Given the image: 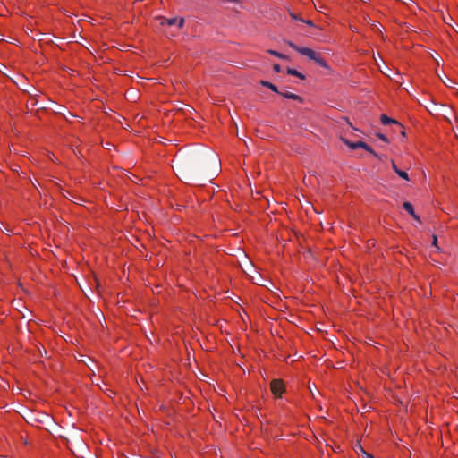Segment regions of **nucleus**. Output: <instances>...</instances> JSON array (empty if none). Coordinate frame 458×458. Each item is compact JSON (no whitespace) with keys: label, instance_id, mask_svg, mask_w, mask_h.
<instances>
[{"label":"nucleus","instance_id":"17","mask_svg":"<svg viewBox=\"0 0 458 458\" xmlns=\"http://www.w3.org/2000/svg\"><path fill=\"white\" fill-rule=\"evenodd\" d=\"M377 137H378L381 140L385 142H388V139L386 138V136L382 133H377Z\"/></svg>","mask_w":458,"mask_h":458},{"label":"nucleus","instance_id":"3","mask_svg":"<svg viewBox=\"0 0 458 458\" xmlns=\"http://www.w3.org/2000/svg\"><path fill=\"white\" fill-rule=\"evenodd\" d=\"M271 391L276 396L280 397L284 391L283 381L280 379H274L271 384Z\"/></svg>","mask_w":458,"mask_h":458},{"label":"nucleus","instance_id":"14","mask_svg":"<svg viewBox=\"0 0 458 458\" xmlns=\"http://www.w3.org/2000/svg\"><path fill=\"white\" fill-rule=\"evenodd\" d=\"M443 82L445 83V86L449 88H453L454 85L455 84V82L449 78H447L446 81L443 80Z\"/></svg>","mask_w":458,"mask_h":458},{"label":"nucleus","instance_id":"7","mask_svg":"<svg viewBox=\"0 0 458 458\" xmlns=\"http://www.w3.org/2000/svg\"><path fill=\"white\" fill-rule=\"evenodd\" d=\"M279 94L282 95L285 98L297 100L299 102H303L302 98L297 94L291 93V92H281V91Z\"/></svg>","mask_w":458,"mask_h":458},{"label":"nucleus","instance_id":"19","mask_svg":"<svg viewBox=\"0 0 458 458\" xmlns=\"http://www.w3.org/2000/svg\"><path fill=\"white\" fill-rule=\"evenodd\" d=\"M392 168L393 170L397 174V171H400V169L397 167L395 163L392 160Z\"/></svg>","mask_w":458,"mask_h":458},{"label":"nucleus","instance_id":"5","mask_svg":"<svg viewBox=\"0 0 458 458\" xmlns=\"http://www.w3.org/2000/svg\"><path fill=\"white\" fill-rule=\"evenodd\" d=\"M403 208L418 222L420 223V216H418L415 212H414V208H413V206L410 203V202H407L405 201L403 204Z\"/></svg>","mask_w":458,"mask_h":458},{"label":"nucleus","instance_id":"16","mask_svg":"<svg viewBox=\"0 0 458 458\" xmlns=\"http://www.w3.org/2000/svg\"><path fill=\"white\" fill-rule=\"evenodd\" d=\"M292 48H293L294 50H296L297 52L300 53V49H301L302 47H298L297 45L293 44V42H288L287 43Z\"/></svg>","mask_w":458,"mask_h":458},{"label":"nucleus","instance_id":"15","mask_svg":"<svg viewBox=\"0 0 458 458\" xmlns=\"http://www.w3.org/2000/svg\"><path fill=\"white\" fill-rule=\"evenodd\" d=\"M300 21L303 22V23H306L307 25L310 26V27H315V24L313 23L312 21L310 20H304V19H300Z\"/></svg>","mask_w":458,"mask_h":458},{"label":"nucleus","instance_id":"24","mask_svg":"<svg viewBox=\"0 0 458 458\" xmlns=\"http://www.w3.org/2000/svg\"><path fill=\"white\" fill-rule=\"evenodd\" d=\"M401 133H402V135H403V137H405V131H402V132H401Z\"/></svg>","mask_w":458,"mask_h":458},{"label":"nucleus","instance_id":"2","mask_svg":"<svg viewBox=\"0 0 458 458\" xmlns=\"http://www.w3.org/2000/svg\"><path fill=\"white\" fill-rule=\"evenodd\" d=\"M342 141L348 146L351 149H356V148H363L372 154L375 157H378V154L376 153L367 143L363 141H357V142H352L346 139H342Z\"/></svg>","mask_w":458,"mask_h":458},{"label":"nucleus","instance_id":"11","mask_svg":"<svg viewBox=\"0 0 458 458\" xmlns=\"http://www.w3.org/2000/svg\"><path fill=\"white\" fill-rule=\"evenodd\" d=\"M318 64H319L322 67L327 68V62L325 59L318 54V55L314 60Z\"/></svg>","mask_w":458,"mask_h":458},{"label":"nucleus","instance_id":"4","mask_svg":"<svg viewBox=\"0 0 458 458\" xmlns=\"http://www.w3.org/2000/svg\"><path fill=\"white\" fill-rule=\"evenodd\" d=\"M163 25H168V26H176L178 29H181L184 24V19L183 18H169L165 19L163 22Z\"/></svg>","mask_w":458,"mask_h":458},{"label":"nucleus","instance_id":"10","mask_svg":"<svg viewBox=\"0 0 458 458\" xmlns=\"http://www.w3.org/2000/svg\"><path fill=\"white\" fill-rule=\"evenodd\" d=\"M287 73L293 76H296L301 80L305 78V76L302 73L293 68H287Z\"/></svg>","mask_w":458,"mask_h":458},{"label":"nucleus","instance_id":"1","mask_svg":"<svg viewBox=\"0 0 458 458\" xmlns=\"http://www.w3.org/2000/svg\"><path fill=\"white\" fill-rule=\"evenodd\" d=\"M206 155L199 151L177 153L173 160V167L181 180L190 182L199 174V165L205 161Z\"/></svg>","mask_w":458,"mask_h":458},{"label":"nucleus","instance_id":"12","mask_svg":"<svg viewBox=\"0 0 458 458\" xmlns=\"http://www.w3.org/2000/svg\"><path fill=\"white\" fill-rule=\"evenodd\" d=\"M268 53L270 55H275V56H276L278 58H281V59H285V60L288 59V57L285 55L281 54V53H279V52H277L276 50H268Z\"/></svg>","mask_w":458,"mask_h":458},{"label":"nucleus","instance_id":"20","mask_svg":"<svg viewBox=\"0 0 458 458\" xmlns=\"http://www.w3.org/2000/svg\"><path fill=\"white\" fill-rule=\"evenodd\" d=\"M437 238L436 235H433V242L432 244L437 248V249H439L438 246H437Z\"/></svg>","mask_w":458,"mask_h":458},{"label":"nucleus","instance_id":"6","mask_svg":"<svg viewBox=\"0 0 458 458\" xmlns=\"http://www.w3.org/2000/svg\"><path fill=\"white\" fill-rule=\"evenodd\" d=\"M300 54L306 55L307 57H309L310 60H313V61L318 55V53H316L314 50L308 48V47L300 49Z\"/></svg>","mask_w":458,"mask_h":458},{"label":"nucleus","instance_id":"9","mask_svg":"<svg viewBox=\"0 0 458 458\" xmlns=\"http://www.w3.org/2000/svg\"><path fill=\"white\" fill-rule=\"evenodd\" d=\"M259 83H260L262 86H264V87H267V88L270 89L272 91H274V92H276V93H277V94H279V93H280V91L278 90L277 87H276V85H274L273 83L269 82V81H263V80H261V81H259Z\"/></svg>","mask_w":458,"mask_h":458},{"label":"nucleus","instance_id":"23","mask_svg":"<svg viewBox=\"0 0 458 458\" xmlns=\"http://www.w3.org/2000/svg\"><path fill=\"white\" fill-rule=\"evenodd\" d=\"M359 448L362 451V453H363L366 456H368V457H369V458H372L369 454H367V453L362 449V446H360H360H359Z\"/></svg>","mask_w":458,"mask_h":458},{"label":"nucleus","instance_id":"8","mask_svg":"<svg viewBox=\"0 0 458 458\" xmlns=\"http://www.w3.org/2000/svg\"><path fill=\"white\" fill-rule=\"evenodd\" d=\"M380 120H381V123L385 125L394 123V124H398L401 128H403V125L401 123H399L396 120L389 118L386 114H382L380 117Z\"/></svg>","mask_w":458,"mask_h":458},{"label":"nucleus","instance_id":"21","mask_svg":"<svg viewBox=\"0 0 458 458\" xmlns=\"http://www.w3.org/2000/svg\"><path fill=\"white\" fill-rule=\"evenodd\" d=\"M291 17L293 19V20H296V21H300L301 18H299L295 13H290Z\"/></svg>","mask_w":458,"mask_h":458},{"label":"nucleus","instance_id":"22","mask_svg":"<svg viewBox=\"0 0 458 458\" xmlns=\"http://www.w3.org/2000/svg\"><path fill=\"white\" fill-rule=\"evenodd\" d=\"M377 158H378L379 160H384L386 158V156L385 155H378V157H376Z\"/></svg>","mask_w":458,"mask_h":458},{"label":"nucleus","instance_id":"18","mask_svg":"<svg viewBox=\"0 0 458 458\" xmlns=\"http://www.w3.org/2000/svg\"><path fill=\"white\" fill-rule=\"evenodd\" d=\"M273 69H274V71H275V72H281V66H280L279 64H274V65H273Z\"/></svg>","mask_w":458,"mask_h":458},{"label":"nucleus","instance_id":"13","mask_svg":"<svg viewBox=\"0 0 458 458\" xmlns=\"http://www.w3.org/2000/svg\"><path fill=\"white\" fill-rule=\"evenodd\" d=\"M397 174H398L402 179H403V180H406V181H409V180H410V179H409V175H408V174H407L406 172H404V171H402V170L397 171Z\"/></svg>","mask_w":458,"mask_h":458}]
</instances>
